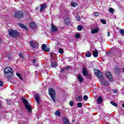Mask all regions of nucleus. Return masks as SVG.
Here are the masks:
<instances>
[{"mask_svg": "<svg viewBox=\"0 0 124 124\" xmlns=\"http://www.w3.org/2000/svg\"><path fill=\"white\" fill-rule=\"evenodd\" d=\"M21 100L25 105V108L28 110V112H29V113H31L32 108L31 107V106L29 103V102H28V100H27V99H26V98H21Z\"/></svg>", "mask_w": 124, "mask_h": 124, "instance_id": "f03ea898", "label": "nucleus"}, {"mask_svg": "<svg viewBox=\"0 0 124 124\" xmlns=\"http://www.w3.org/2000/svg\"><path fill=\"white\" fill-rule=\"evenodd\" d=\"M76 38H80V34L77 33L75 35Z\"/></svg>", "mask_w": 124, "mask_h": 124, "instance_id": "ea45409f", "label": "nucleus"}, {"mask_svg": "<svg viewBox=\"0 0 124 124\" xmlns=\"http://www.w3.org/2000/svg\"><path fill=\"white\" fill-rule=\"evenodd\" d=\"M1 107V102L0 101V108Z\"/></svg>", "mask_w": 124, "mask_h": 124, "instance_id": "5fc2aeb1", "label": "nucleus"}, {"mask_svg": "<svg viewBox=\"0 0 124 124\" xmlns=\"http://www.w3.org/2000/svg\"><path fill=\"white\" fill-rule=\"evenodd\" d=\"M77 106L79 108H81V107H82V106H83V105L81 104V103H78L77 104Z\"/></svg>", "mask_w": 124, "mask_h": 124, "instance_id": "7c9ffc66", "label": "nucleus"}, {"mask_svg": "<svg viewBox=\"0 0 124 124\" xmlns=\"http://www.w3.org/2000/svg\"><path fill=\"white\" fill-rule=\"evenodd\" d=\"M115 70L116 72H119L120 71V69L118 68H115Z\"/></svg>", "mask_w": 124, "mask_h": 124, "instance_id": "a18cd8bd", "label": "nucleus"}, {"mask_svg": "<svg viewBox=\"0 0 124 124\" xmlns=\"http://www.w3.org/2000/svg\"><path fill=\"white\" fill-rule=\"evenodd\" d=\"M19 56L20 59H24V55H23V53H19Z\"/></svg>", "mask_w": 124, "mask_h": 124, "instance_id": "c9c22d12", "label": "nucleus"}, {"mask_svg": "<svg viewBox=\"0 0 124 124\" xmlns=\"http://www.w3.org/2000/svg\"><path fill=\"white\" fill-rule=\"evenodd\" d=\"M30 26L31 28V29H36L37 25L33 22H32L30 24Z\"/></svg>", "mask_w": 124, "mask_h": 124, "instance_id": "4468645a", "label": "nucleus"}, {"mask_svg": "<svg viewBox=\"0 0 124 124\" xmlns=\"http://www.w3.org/2000/svg\"><path fill=\"white\" fill-rule=\"evenodd\" d=\"M64 69L65 70H69V69H70V67L69 66H66L64 68Z\"/></svg>", "mask_w": 124, "mask_h": 124, "instance_id": "e433bc0d", "label": "nucleus"}, {"mask_svg": "<svg viewBox=\"0 0 124 124\" xmlns=\"http://www.w3.org/2000/svg\"><path fill=\"white\" fill-rule=\"evenodd\" d=\"M98 31H99V29L98 28L93 29L91 31V33L94 34V33H96L97 32H98Z\"/></svg>", "mask_w": 124, "mask_h": 124, "instance_id": "2eb2a0df", "label": "nucleus"}, {"mask_svg": "<svg viewBox=\"0 0 124 124\" xmlns=\"http://www.w3.org/2000/svg\"><path fill=\"white\" fill-rule=\"evenodd\" d=\"M78 80L80 83H83V81H84V78H83V77L81 76V75H78Z\"/></svg>", "mask_w": 124, "mask_h": 124, "instance_id": "ddd939ff", "label": "nucleus"}, {"mask_svg": "<svg viewBox=\"0 0 124 124\" xmlns=\"http://www.w3.org/2000/svg\"><path fill=\"white\" fill-rule=\"evenodd\" d=\"M113 92L115 93H117V91L116 90H114Z\"/></svg>", "mask_w": 124, "mask_h": 124, "instance_id": "3c124183", "label": "nucleus"}, {"mask_svg": "<svg viewBox=\"0 0 124 124\" xmlns=\"http://www.w3.org/2000/svg\"><path fill=\"white\" fill-rule=\"evenodd\" d=\"M123 72H124V68H123Z\"/></svg>", "mask_w": 124, "mask_h": 124, "instance_id": "4d7b16f0", "label": "nucleus"}, {"mask_svg": "<svg viewBox=\"0 0 124 124\" xmlns=\"http://www.w3.org/2000/svg\"><path fill=\"white\" fill-rule=\"evenodd\" d=\"M100 22H101V23H102V24H103L104 25H105V24H106V21H105L104 19H101Z\"/></svg>", "mask_w": 124, "mask_h": 124, "instance_id": "72a5a7b5", "label": "nucleus"}, {"mask_svg": "<svg viewBox=\"0 0 124 124\" xmlns=\"http://www.w3.org/2000/svg\"><path fill=\"white\" fill-rule=\"evenodd\" d=\"M108 11H109V12H110L111 13H114V10L112 8H110L109 9Z\"/></svg>", "mask_w": 124, "mask_h": 124, "instance_id": "473e14b6", "label": "nucleus"}, {"mask_svg": "<svg viewBox=\"0 0 124 124\" xmlns=\"http://www.w3.org/2000/svg\"><path fill=\"white\" fill-rule=\"evenodd\" d=\"M30 46L31 47V48H33V49L38 48V43H37V42L30 41Z\"/></svg>", "mask_w": 124, "mask_h": 124, "instance_id": "423d86ee", "label": "nucleus"}, {"mask_svg": "<svg viewBox=\"0 0 124 124\" xmlns=\"http://www.w3.org/2000/svg\"><path fill=\"white\" fill-rule=\"evenodd\" d=\"M47 7V5L46 4H44L41 5V8L40 11H44V10Z\"/></svg>", "mask_w": 124, "mask_h": 124, "instance_id": "dca6fc26", "label": "nucleus"}, {"mask_svg": "<svg viewBox=\"0 0 124 124\" xmlns=\"http://www.w3.org/2000/svg\"><path fill=\"white\" fill-rule=\"evenodd\" d=\"M48 93L50 97H51L53 101H54V102H56V100H55V98L56 97V93H55V91L54 89H53L52 88H49Z\"/></svg>", "mask_w": 124, "mask_h": 124, "instance_id": "20e7f679", "label": "nucleus"}, {"mask_svg": "<svg viewBox=\"0 0 124 124\" xmlns=\"http://www.w3.org/2000/svg\"><path fill=\"white\" fill-rule=\"evenodd\" d=\"M37 9H38V7L35 8V10H37Z\"/></svg>", "mask_w": 124, "mask_h": 124, "instance_id": "6e6d98bb", "label": "nucleus"}, {"mask_svg": "<svg viewBox=\"0 0 124 124\" xmlns=\"http://www.w3.org/2000/svg\"><path fill=\"white\" fill-rule=\"evenodd\" d=\"M98 104H101L102 103V97L99 96L97 99Z\"/></svg>", "mask_w": 124, "mask_h": 124, "instance_id": "4be33fe9", "label": "nucleus"}, {"mask_svg": "<svg viewBox=\"0 0 124 124\" xmlns=\"http://www.w3.org/2000/svg\"><path fill=\"white\" fill-rule=\"evenodd\" d=\"M69 104L70 106H73V102H72V101L70 102Z\"/></svg>", "mask_w": 124, "mask_h": 124, "instance_id": "c03bdc74", "label": "nucleus"}, {"mask_svg": "<svg viewBox=\"0 0 124 124\" xmlns=\"http://www.w3.org/2000/svg\"><path fill=\"white\" fill-rule=\"evenodd\" d=\"M85 56L86 57H87V58H90V57H92V52L90 51H87L85 53Z\"/></svg>", "mask_w": 124, "mask_h": 124, "instance_id": "6ab92c4d", "label": "nucleus"}, {"mask_svg": "<svg viewBox=\"0 0 124 124\" xmlns=\"http://www.w3.org/2000/svg\"><path fill=\"white\" fill-rule=\"evenodd\" d=\"M42 48L43 51H45V52H49L50 51V48L46 46V44H43L42 45Z\"/></svg>", "mask_w": 124, "mask_h": 124, "instance_id": "1a4fd4ad", "label": "nucleus"}, {"mask_svg": "<svg viewBox=\"0 0 124 124\" xmlns=\"http://www.w3.org/2000/svg\"><path fill=\"white\" fill-rule=\"evenodd\" d=\"M19 26L21 29H24L25 31H28V29L27 28V26L24 24H19Z\"/></svg>", "mask_w": 124, "mask_h": 124, "instance_id": "412c9836", "label": "nucleus"}, {"mask_svg": "<svg viewBox=\"0 0 124 124\" xmlns=\"http://www.w3.org/2000/svg\"><path fill=\"white\" fill-rule=\"evenodd\" d=\"M93 56L94 58H97V57H98V51H97V49H95L93 52Z\"/></svg>", "mask_w": 124, "mask_h": 124, "instance_id": "f3484780", "label": "nucleus"}, {"mask_svg": "<svg viewBox=\"0 0 124 124\" xmlns=\"http://www.w3.org/2000/svg\"><path fill=\"white\" fill-rule=\"evenodd\" d=\"M1 42H2L1 38H0V43H1Z\"/></svg>", "mask_w": 124, "mask_h": 124, "instance_id": "603ef678", "label": "nucleus"}, {"mask_svg": "<svg viewBox=\"0 0 124 124\" xmlns=\"http://www.w3.org/2000/svg\"><path fill=\"white\" fill-rule=\"evenodd\" d=\"M15 18H17V19H21L24 17V13L21 11H17L15 13Z\"/></svg>", "mask_w": 124, "mask_h": 124, "instance_id": "39448f33", "label": "nucleus"}, {"mask_svg": "<svg viewBox=\"0 0 124 124\" xmlns=\"http://www.w3.org/2000/svg\"><path fill=\"white\" fill-rule=\"evenodd\" d=\"M4 74H6V75H9V76L7 77V78L8 81H9V80H10L11 78V76L13 75V70L12 69V68L9 67H7L4 69Z\"/></svg>", "mask_w": 124, "mask_h": 124, "instance_id": "f257e3e1", "label": "nucleus"}, {"mask_svg": "<svg viewBox=\"0 0 124 124\" xmlns=\"http://www.w3.org/2000/svg\"><path fill=\"white\" fill-rule=\"evenodd\" d=\"M93 14H94V16H95L96 17L98 16L99 15V14L97 12H94Z\"/></svg>", "mask_w": 124, "mask_h": 124, "instance_id": "79ce46f5", "label": "nucleus"}, {"mask_svg": "<svg viewBox=\"0 0 124 124\" xmlns=\"http://www.w3.org/2000/svg\"><path fill=\"white\" fill-rule=\"evenodd\" d=\"M64 71H65V70L64 69V68L61 69V73H62L64 72Z\"/></svg>", "mask_w": 124, "mask_h": 124, "instance_id": "de8ad7c7", "label": "nucleus"}, {"mask_svg": "<svg viewBox=\"0 0 124 124\" xmlns=\"http://www.w3.org/2000/svg\"><path fill=\"white\" fill-rule=\"evenodd\" d=\"M110 51H107V55H110Z\"/></svg>", "mask_w": 124, "mask_h": 124, "instance_id": "8fccbe9b", "label": "nucleus"}, {"mask_svg": "<svg viewBox=\"0 0 124 124\" xmlns=\"http://www.w3.org/2000/svg\"><path fill=\"white\" fill-rule=\"evenodd\" d=\"M32 62H33L34 65H35V66H36V67H37V66H38V64H37V61H35L34 60H33Z\"/></svg>", "mask_w": 124, "mask_h": 124, "instance_id": "b1692460", "label": "nucleus"}, {"mask_svg": "<svg viewBox=\"0 0 124 124\" xmlns=\"http://www.w3.org/2000/svg\"><path fill=\"white\" fill-rule=\"evenodd\" d=\"M16 76H17V77H18V78H19V79H20V80H23V78H22V77L19 73H16Z\"/></svg>", "mask_w": 124, "mask_h": 124, "instance_id": "c85d7f7f", "label": "nucleus"}, {"mask_svg": "<svg viewBox=\"0 0 124 124\" xmlns=\"http://www.w3.org/2000/svg\"><path fill=\"white\" fill-rule=\"evenodd\" d=\"M37 103L39 104L40 103V100L39 99L40 98V96L38 94H36L34 97Z\"/></svg>", "mask_w": 124, "mask_h": 124, "instance_id": "f8f14e48", "label": "nucleus"}, {"mask_svg": "<svg viewBox=\"0 0 124 124\" xmlns=\"http://www.w3.org/2000/svg\"><path fill=\"white\" fill-rule=\"evenodd\" d=\"M2 86H3V83L2 82V81L0 80V87H2Z\"/></svg>", "mask_w": 124, "mask_h": 124, "instance_id": "49530a36", "label": "nucleus"}, {"mask_svg": "<svg viewBox=\"0 0 124 124\" xmlns=\"http://www.w3.org/2000/svg\"><path fill=\"white\" fill-rule=\"evenodd\" d=\"M75 119H73V120H72V122H73V123H75Z\"/></svg>", "mask_w": 124, "mask_h": 124, "instance_id": "864d4df0", "label": "nucleus"}, {"mask_svg": "<svg viewBox=\"0 0 124 124\" xmlns=\"http://www.w3.org/2000/svg\"><path fill=\"white\" fill-rule=\"evenodd\" d=\"M82 26L78 25V31H82Z\"/></svg>", "mask_w": 124, "mask_h": 124, "instance_id": "c756f323", "label": "nucleus"}, {"mask_svg": "<svg viewBox=\"0 0 124 124\" xmlns=\"http://www.w3.org/2000/svg\"><path fill=\"white\" fill-rule=\"evenodd\" d=\"M82 75L85 77L89 76V72L87 71L86 67H83L82 69Z\"/></svg>", "mask_w": 124, "mask_h": 124, "instance_id": "9d476101", "label": "nucleus"}, {"mask_svg": "<svg viewBox=\"0 0 124 124\" xmlns=\"http://www.w3.org/2000/svg\"><path fill=\"white\" fill-rule=\"evenodd\" d=\"M101 84L102 85H103V86H108V85L109 84V83L108 82V81H105L104 80V79H103V78H101Z\"/></svg>", "mask_w": 124, "mask_h": 124, "instance_id": "9b49d317", "label": "nucleus"}, {"mask_svg": "<svg viewBox=\"0 0 124 124\" xmlns=\"http://www.w3.org/2000/svg\"><path fill=\"white\" fill-rule=\"evenodd\" d=\"M77 21H80V20H81V17H80V16H78L77 17Z\"/></svg>", "mask_w": 124, "mask_h": 124, "instance_id": "37998d69", "label": "nucleus"}, {"mask_svg": "<svg viewBox=\"0 0 124 124\" xmlns=\"http://www.w3.org/2000/svg\"><path fill=\"white\" fill-rule=\"evenodd\" d=\"M6 102L8 105H10V104H11V100H7Z\"/></svg>", "mask_w": 124, "mask_h": 124, "instance_id": "58836bf2", "label": "nucleus"}, {"mask_svg": "<svg viewBox=\"0 0 124 124\" xmlns=\"http://www.w3.org/2000/svg\"><path fill=\"white\" fill-rule=\"evenodd\" d=\"M51 30H52V31H58V28H57V27H56V26L52 24L51 25Z\"/></svg>", "mask_w": 124, "mask_h": 124, "instance_id": "aec40b11", "label": "nucleus"}, {"mask_svg": "<svg viewBox=\"0 0 124 124\" xmlns=\"http://www.w3.org/2000/svg\"><path fill=\"white\" fill-rule=\"evenodd\" d=\"M89 98L88 97V96L87 95H85L84 96H83V99H84V100H88V99Z\"/></svg>", "mask_w": 124, "mask_h": 124, "instance_id": "4c0bfd02", "label": "nucleus"}, {"mask_svg": "<svg viewBox=\"0 0 124 124\" xmlns=\"http://www.w3.org/2000/svg\"><path fill=\"white\" fill-rule=\"evenodd\" d=\"M120 33H121V34H123V35H124V29H121L119 31Z\"/></svg>", "mask_w": 124, "mask_h": 124, "instance_id": "2f4dec72", "label": "nucleus"}, {"mask_svg": "<svg viewBox=\"0 0 124 124\" xmlns=\"http://www.w3.org/2000/svg\"><path fill=\"white\" fill-rule=\"evenodd\" d=\"M51 65L52 67H57L58 66V64L55 62H52L51 63Z\"/></svg>", "mask_w": 124, "mask_h": 124, "instance_id": "393cba45", "label": "nucleus"}, {"mask_svg": "<svg viewBox=\"0 0 124 124\" xmlns=\"http://www.w3.org/2000/svg\"><path fill=\"white\" fill-rule=\"evenodd\" d=\"M110 104H111L113 106H115V107H117V106H118V104L116 103H114V101L110 102Z\"/></svg>", "mask_w": 124, "mask_h": 124, "instance_id": "bb28decb", "label": "nucleus"}, {"mask_svg": "<svg viewBox=\"0 0 124 124\" xmlns=\"http://www.w3.org/2000/svg\"><path fill=\"white\" fill-rule=\"evenodd\" d=\"M69 19H66L65 20V24H69Z\"/></svg>", "mask_w": 124, "mask_h": 124, "instance_id": "a19ab883", "label": "nucleus"}, {"mask_svg": "<svg viewBox=\"0 0 124 124\" xmlns=\"http://www.w3.org/2000/svg\"><path fill=\"white\" fill-rule=\"evenodd\" d=\"M63 123L64 124H69V121H68V119H67V118L64 117L63 118Z\"/></svg>", "mask_w": 124, "mask_h": 124, "instance_id": "a211bd4d", "label": "nucleus"}, {"mask_svg": "<svg viewBox=\"0 0 124 124\" xmlns=\"http://www.w3.org/2000/svg\"><path fill=\"white\" fill-rule=\"evenodd\" d=\"M81 100H82V97L81 96H78L77 98H76V101H81Z\"/></svg>", "mask_w": 124, "mask_h": 124, "instance_id": "cd10ccee", "label": "nucleus"}, {"mask_svg": "<svg viewBox=\"0 0 124 124\" xmlns=\"http://www.w3.org/2000/svg\"><path fill=\"white\" fill-rule=\"evenodd\" d=\"M59 53H60V54H62V53H63V50L62 48H59Z\"/></svg>", "mask_w": 124, "mask_h": 124, "instance_id": "f704fd0d", "label": "nucleus"}, {"mask_svg": "<svg viewBox=\"0 0 124 124\" xmlns=\"http://www.w3.org/2000/svg\"><path fill=\"white\" fill-rule=\"evenodd\" d=\"M8 31L9 35V36H11V37H16V36H19L20 35L19 32L13 30V29H9Z\"/></svg>", "mask_w": 124, "mask_h": 124, "instance_id": "7ed1b4c3", "label": "nucleus"}, {"mask_svg": "<svg viewBox=\"0 0 124 124\" xmlns=\"http://www.w3.org/2000/svg\"><path fill=\"white\" fill-rule=\"evenodd\" d=\"M106 76L107 78L110 81V82L113 80V78L112 77V75L111 73L109 71H106Z\"/></svg>", "mask_w": 124, "mask_h": 124, "instance_id": "6e6552de", "label": "nucleus"}, {"mask_svg": "<svg viewBox=\"0 0 124 124\" xmlns=\"http://www.w3.org/2000/svg\"><path fill=\"white\" fill-rule=\"evenodd\" d=\"M94 74L97 76V77H98V78H100V79H102V78H103V77L102 76V73H101V72H100L99 70L95 69Z\"/></svg>", "mask_w": 124, "mask_h": 124, "instance_id": "0eeeda50", "label": "nucleus"}, {"mask_svg": "<svg viewBox=\"0 0 124 124\" xmlns=\"http://www.w3.org/2000/svg\"><path fill=\"white\" fill-rule=\"evenodd\" d=\"M55 115H56V116H57L58 117H60V116H61V112L59 111H56L55 112Z\"/></svg>", "mask_w": 124, "mask_h": 124, "instance_id": "a878e982", "label": "nucleus"}, {"mask_svg": "<svg viewBox=\"0 0 124 124\" xmlns=\"http://www.w3.org/2000/svg\"><path fill=\"white\" fill-rule=\"evenodd\" d=\"M71 5L73 7H76V6H77V2L72 1L71 3Z\"/></svg>", "mask_w": 124, "mask_h": 124, "instance_id": "5701e85b", "label": "nucleus"}, {"mask_svg": "<svg viewBox=\"0 0 124 124\" xmlns=\"http://www.w3.org/2000/svg\"><path fill=\"white\" fill-rule=\"evenodd\" d=\"M108 36L109 37L110 36V32L109 31H108Z\"/></svg>", "mask_w": 124, "mask_h": 124, "instance_id": "09e8293b", "label": "nucleus"}]
</instances>
